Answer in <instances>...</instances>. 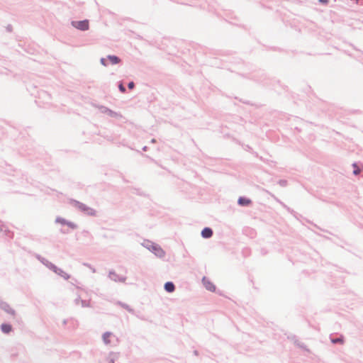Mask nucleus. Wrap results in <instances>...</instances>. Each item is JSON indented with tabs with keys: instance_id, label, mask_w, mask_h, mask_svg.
<instances>
[{
	"instance_id": "nucleus-1",
	"label": "nucleus",
	"mask_w": 363,
	"mask_h": 363,
	"mask_svg": "<svg viewBox=\"0 0 363 363\" xmlns=\"http://www.w3.org/2000/svg\"><path fill=\"white\" fill-rule=\"evenodd\" d=\"M70 203L72 206L80 211L81 212L84 213L86 215L89 216H95L96 211L91 207L86 206V204L81 203L76 200H72L70 201Z\"/></svg>"
},
{
	"instance_id": "nucleus-2",
	"label": "nucleus",
	"mask_w": 363,
	"mask_h": 363,
	"mask_svg": "<svg viewBox=\"0 0 363 363\" xmlns=\"http://www.w3.org/2000/svg\"><path fill=\"white\" fill-rule=\"evenodd\" d=\"M72 26L80 30H87L89 29V21L88 20H84V21H73L71 23Z\"/></svg>"
},
{
	"instance_id": "nucleus-3",
	"label": "nucleus",
	"mask_w": 363,
	"mask_h": 363,
	"mask_svg": "<svg viewBox=\"0 0 363 363\" xmlns=\"http://www.w3.org/2000/svg\"><path fill=\"white\" fill-rule=\"evenodd\" d=\"M55 223L57 225H67L68 227H74V225L72 223L68 222L67 220L62 218H57L55 220Z\"/></svg>"
},
{
	"instance_id": "nucleus-4",
	"label": "nucleus",
	"mask_w": 363,
	"mask_h": 363,
	"mask_svg": "<svg viewBox=\"0 0 363 363\" xmlns=\"http://www.w3.org/2000/svg\"><path fill=\"white\" fill-rule=\"evenodd\" d=\"M100 111L101 113L108 114V116H110L111 117H115L117 115V113L116 112L111 111V109L108 108L106 106H101Z\"/></svg>"
},
{
	"instance_id": "nucleus-5",
	"label": "nucleus",
	"mask_w": 363,
	"mask_h": 363,
	"mask_svg": "<svg viewBox=\"0 0 363 363\" xmlns=\"http://www.w3.org/2000/svg\"><path fill=\"white\" fill-rule=\"evenodd\" d=\"M203 284L206 289L211 291H214L216 290V286L214 284L208 280L203 279Z\"/></svg>"
},
{
	"instance_id": "nucleus-6",
	"label": "nucleus",
	"mask_w": 363,
	"mask_h": 363,
	"mask_svg": "<svg viewBox=\"0 0 363 363\" xmlns=\"http://www.w3.org/2000/svg\"><path fill=\"white\" fill-rule=\"evenodd\" d=\"M238 204L242 206H247L251 203V200L245 197H240Z\"/></svg>"
},
{
	"instance_id": "nucleus-7",
	"label": "nucleus",
	"mask_w": 363,
	"mask_h": 363,
	"mask_svg": "<svg viewBox=\"0 0 363 363\" xmlns=\"http://www.w3.org/2000/svg\"><path fill=\"white\" fill-rule=\"evenodd\" d=\"M107 59L111 65H116L121 62V59L116 55H108Z\"/></svg>"
},
{
	"instance_id": "nucleus-8",
	"label": "nucleus",
	"mask_w": 363,
	"mask_h": 363,
	"mask_svg": "<svg viewBox=\"0 0 363 363\" xmlns=\"http://www.w3.org/2000/svg\"><path fill=\"white\" fill-rule=\"evenodd\" d=\"M201 235L203 238H208L213 235V232L211 228H203L201 232Z\"/></svg>"
},
{
	"instance_id": "nucleus-9",
	"label": "nucleus",
	"mask_w": 363,
	"mask_h": 363,
	"mask_svg": "<svg viewBox=\"0 0 363 363\" xmlns=\"http://www.w3.org/2000/svg\"><path fill=\"white\" fill-rule=\"evenodd\" d=\"M164 289L167 292H173L174 291V285L172 282H167L164 284Z\"/></svg>"
},
{
	"instance_id": "nucleus-10",
	"label": "nucleus",
	"mask_w": 363,
	"mask_h": 363,
	"mask_svg": "<svg viewBox=\"0 0 363 363\" xmlns=\"http://www.w3.org/2000/svg\"><path fill=\"white\" fill-rule=\"evenodd\" d=\"M1 328L4 333H9L12 330V327L11 325L5 323L1 325Z\"/></svg>"
},
{
	"instance_id": "nucleus-11",
	"label": "nucleus",
	"mask_w": 363,
	"mask_h": 363,
	"mask_svg": "<svg viewBox=\"0 0 363 363\" xmlns=\"http://www.w3.org/2000/svg\"><path fill=\"white\" fill-rule=\"evenodd\" d=\"M112 337V333H105L103 335V340L105 344H109L111 342L110 338Z\"/></svg>"
},
{
	"instance_id": "nucleus-12",
	"label": "nucleus",
	"mask_w": 363,
	"mask_h": 363,
	"mask_svg": "<svg viewBox=\"0 0 363 363\" xmlns=\"http://www.w3.org/2000/svg\"><path fill=\"white\" fill-rule=\"evenodd\" d=\"M1 308L3 309H4L6 311H7L8 313L14 314V311L11 308H10L9 306L6 303H2Z\"/></svg>"
},
{
	"instance_id": "nucleus-13",
	"label": "nucleus",
	"mask_w": 363,
	"mask_h": 363,
	"mask_svg": "<svg viewBox=\"0 0 363 363\" xmlns=\"http://www.w3.org/2000/svg\"><path fill=\"white\" fill-rule=\"evenodd\" d=\"M352 166L354 167V169L353 171V174L354 175H358L360 173V169L357 166L355 163L352 164Z\"/></svg>"
},
{
	"instance_id": "nucleus-14",
	"label": "nucleus",
	"mask_w": 363,
	"mask_h": 363,
	"mask_svg": "<svg viewBox=\"0 0 363 363\" xmlns=\"http://www.w3.org/2000/svg\"><path fill=\"white\" fill-rule=\"evenodd\" d=\"M278 183L281 186H286L287 185V181L284 179L279 180Z\"/></svg>"
},
{
	"instance_id": "nucleus-15",
	"label": "nucleus",
	"mask_w": 363,
	"mask_h": 363,
	"mask_svg": "<svg viewBox=\"0 0 363 363\" xmlns=\"http://www.w3.org/2000/svg\"><path fill=\"white\" fill-rule=\"evenodd\" d=\"M100 62L102 65H104L105 67L108 66L107 59H106V58H104V57L101 58Z\"/></svg>"
},
{
	"instance_id": "nucleus-16",
	"label": "nucleus",
	"mask_w": 363,
	"mask_h": 363,
	"mask_svg": "<svg viewBox=\"0 0 363 363\" xmlns=\"http://www.w3.org/2000/svg\"><path fill=\"white\" fill-rule=\"evenodd\" d=\"M118 89H119L120 91H121L122 93H125L126 91L125 86L122 84H120L118 85Z\"/></svg>"
},
{
	"instance_id": "nucleus-17",
	"label": "nucleus",
	"mask_w": 363,
	"mask_h": 363,
	"mask_svg": "<svg viewBox=\"0 0 363 363\" xmlns=\"http://www.w3.org/2000/svg\"><path fill=\"white\" fill-rule=\"evenodd\" d=\"M332 342H333V343H337V342H341V343H342L343 340H342L341 338H337V339H333V340H332Z\"/></svg>"
},
{
	"instance_id": "nucleus-18",
	"label": "nucleus",
	"mask_w": 363,
	"mask_h": 363,
	"mask_svg": "<svg viewBox=\"0 0 363 363\" xmlns=\"http://www.w3.org/2000/svg\"><path fill=\"white\" fill-rule=\"evenodd\" d=\"M134 86H135V84H134V82H129V83H128V87L130 89H133V88H134Z\"/></svg>"
},
{
	"instance_id": "nucleus-19",
	"label": "nucleus",
	"mask_w": 363,
	"mask_h": 363,
	"mask_svg": "<svg viewBox=\"0 0 363 363\" xmlns=\"http://www.w3.org/2000/svg\"><path fill=\"white\" fill-rule=\"evenodd\" d=\"M6 30L9 32H11L12 30V27L11 26H8L7 28H6Z\"/></svg>"
},
{
	"instance_id": "nucleus-20",
	"label": "nucleus",
	"mask_w": 363,
	"mask_h": 363,
	"mask_svg": "<svg viewBox=\"0 0 363 363\" xmlns=\"http://www.w3.org/2000/svg\"><path fill=\"white\" fill-rule=\"evenodd\" d=\"M319 1L323 4H327L328 2V0H319Z\"/></svg>"
},
{
	"instance_id": "nucleus-21",
	"label": "nucleus",
	"mask_w": 363,
	"mask_h": 363,
	"mask_svg": "<svg viewBox=\"0 0 363 363\" xmlns=\"http://www.w3.org/2000/svg\"><path fill=\"white\" fill-rule=\"evenodd\" d=\"M159 252H160V255H162L164 254L163 251L161 250L159 251Z\"/></svg>"
},
{
	"instance_id": "nucleus-22",
	"label": "nucleus",
	"mask_w": 363,
	"mask_h": 363,
	"mask_svg": "<svg viewBox=\"0 0 363 363\" xmlns=\"http://www.w3.org/2000/svg\"><path fill=\"white\" fill-rule=\"evenodd\" d=\"M143 150L144 151H146V150H147V147H146V146H145V147L143 148Z\"/></svg>"
},
{
	"instance_id": "nucleus-23",
	"label": "nucleus",
	"mask_w": 363,
	"mask_h": 363,
	"mask_svg": "<svg viewBox=\"0 0 363 363\" xmlns=\"http://www.w3.org/2000/svg\"><path fill=\"white\" fill-rule=\"evenodd\" d=\"M151 142H152V143H155V142H156V140H155V139H152V140H151Z\"/></svg>"
},
{
	"instance_id": "nucleus-24",
	"label": "nucleus",
	"mask_w": 363,
	"mask_h": 363,
	"mask_svg": "<svg viewBox=\"0 0 363 363\" xmlns=\"http://www.w3.org/2000/svg\"><path fill=\"white\" fill-rule=\"evenodd\" d=\"M110 363H114L113 360H111Z\"/></svg>"
}]
</instances>
